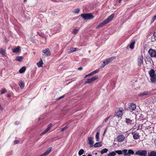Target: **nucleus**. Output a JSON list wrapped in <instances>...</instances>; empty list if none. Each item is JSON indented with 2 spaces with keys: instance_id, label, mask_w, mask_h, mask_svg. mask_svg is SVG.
<instances>
[{
  "instance_id": "obj_4",
  "label": "nucleus",
  "mask_w": 156,
  "mask_h": 156,
  "mask_svg": "<svg viewBox=\"0 0 156 156\" xmlns=\"http://www.w3.org/2000/svg\"><path fill=\"white\" fill-rule=\"evenodd\" d=\"M143 56L142 55L139 56L137 58L138 65L140 66L141 65L143 64Z\"/></svg>"
},
{
  "instance_id": "obj_20",
  "label": "nucleus",
  "mask_w": 156,
  "mask_h": 156,
  "mask_svg": "<svg viewBox=\"0 0 156 156\" xmlns=\"http://www.w3.org/2000/svg\"><path fill=\"white\" fill-rule=\"evenodd\" d=\"M76 48H71L69 49V51L68 52V54L74 52L76 51Z\"/></svg>"
},
{
  "instance_id": "obj_62",
  "label": "nucleus",
  "mask_w": 156,
  "mask_h": 156,
  "mask_svg": "<svg viewBox=\"0 0 156 156\" xmlns=\"http://www.w3.org/2000/svg\"><path fill=\"white\" fill-rule=\"evenodd\" d=\"M86 156V155H83V156Z\"/></svg>"
},
{
  "instance_id": "obj_30",
  "label": "nucleus",
  "mask_w": 156,
  "mask_h": 156,
  "mask_svg": "<svg viewBox=\"0 0 156 156\" xmlns=\"http://www.w3.org/2000/svg\"><path fill=\"white\" fill-rule=\"evenodd\" d=\"M99 134H100L99 132H98L97 133L95 137H96V141H99Z\"/></svg>"
},
{
  "instance_id": "obj_9",
  "label": "nucleus",
  "mask_w": 156,
  "mask_h": 156,
  "mask_svg": "<svg viewBox=\"0 0 156 156\" xmlns=\"http://www.w3.org/2000/svg\"><path fill=\"white\" fill-rule=\"evenodd\" d=\"M94 137H89L88 138V144L90 145V147L93 146L94 142L93 141Z\"/></svg>"
},
{
  "instance_id": "obj_18",
  "label": "nucleus",
  "mask_w": 156,
  "mask_h": 156,
  "mask_svg": "<svg viewBox=\"0 0 156 156\" xmlns=\"http://www.w3.org/2000/svg\"><path fill=\"white\" fill-rule=\"evenodd\" d=\"M150 92L148 91H144L142 93H141L139 94V96H142L144 95H147L149 94L150 93Z\"/></svg>"
},
{
  "instance_id": "obj_34",
  "label": "nucleus",
  "mask_w": 156,
  "mask_h": 156,
  "mask_svg": "<svg viewBox=\"0 0 156 156\" xmlns=\"http://www.w3.org/2000/svg\"><path fill=\"white\" fill-rule=\"evenodd\" d=\"M135 43V41H133L132 42V43L130 44L129 46V47L130 48L132 49L134 48V45Z\"/></svg>"
},
{
  "instance_id": "obj_32",
  "label": "nucleus",
  "mask_w": 156,
  "mask_h": 156,
  "mask_svg": "<svg viewBox=\"0 0 156 156\" xmlns=\"http://www.w3.org/2000/svg\"><path fill=\"white\" fill-rule=\"evenodd\" d=\"M132 121V120H130L129 119L126 118L125 122L127 124H129V123L131 124V122Z\"/></svg>"
},
{
  "instance_id": "obj_61",
  "label": "nucleus",
  "mask_w": 156,
  "mask_h": 156,
  "mask_svg": "<svg viewBox=\"0 0 156 156\" xmlns=\"http://www.w3.org/2000/svg\"><path fill=\"white\" fill-rule=\"evenodd\" d=\"M97 154H98V153H95V155H97Z\"/></svg>"
},
{
  "instance_id": "obj_6",
  "label": "nucleus",
  "mask_w": 156,
  "mask_h": 156,
  "mask_svg": "<svg viewBox=\"0 0 156 156\" xmlns=\"http://www.w3.org/2000/svg\"><path fill=\"white\" fill-rule=\"evenodd\" d=\"M98 78V77L97 76H93L92 78L88 79H87V81L86 82V83H91L94 81L97 80Z\"/></svg>"
},
{
  "instance_id": "obj_40",
  "label": "nucleus",
  "mask_w": 156,
  "mask_h": 156,
  "mask_svg": "<svg viewBox=\"0 0 156 156\" xmlns=\"http://www.w3.org/2000/svg\"><path fill=\"white\" fill-rule=\"evenodd\" d=\"M116 153L118 154L119 155H121L122 154V151L121 150H116L115 151Z\"/></svg>"
},
{
  "instance_id": "obj_54",
  "label": "nucleus",
  "mask_w": 156,
  "mask_h": 156,
  "mask_svg": "<svg viewBox=\"0 0 156 156\" xmlns=\"http://www.w3.org/2000/svg\"><path fill=\"white\" fill-rule=\"evenodd\" d=\"M106 129L105 130V131H104V133H103V135H104L105 134V132H106Z\"/></svg>"
},
{
  "instance_id": "obj_5",
  "label": "nucleus",
  "mask_w": 156,
  "mask_h": 156,
  "mask_svg": "<svg viewBox=\"0 0 156 156\" xmlns=\"http://www.w3.org/2000/svg\"><path fill=\"white\" fill-rule=\"evenodd\" d=\"M123 110L122 108H119L115 112L117 116L118 117H121L123 115Z\"/></svg>"
},
{
  "instance_id": "obj_48",
  "label": "nucleus",
  "mask_w": 156,
  "mask_h": 156,
  "mask_svg": "<svg viewBox=\"0 0 156 156\" xmlns=\"http://www.w3.org/2000/svg\"><path fill=\"white\" fill-rule=\"evenodd\" d=\"M154 39L156 41V33H154Z\"/></svg>"
},
{
  "instance_id": "obj_55",
  "label": "nucleus",
  "mask_w": 156,
  "mask_h": 156,
  "mask_svg": "<svg viewBox=\"0 0 156 156\" xmlns=\"http://www.w3.org/2000/svg\"><path fill=\"white\" fill-rule=\"evenodd\" d=\"M121 2V0H119V3H120Z\"/></svg>"
},
{
  "instance_id": "obj_26",
  "label": "nucleus",
  "mask_w": 156,
  "mask_h": 156,
  "mask_svg": "<svg viewBox=\"0 0 156 156\" xmlns=\"http://www.w3.org/2000/svg\"><path fill=\"white\" fill-rule=\"evenodd\" d=\"M122 154H123L124 156L128 155V150L127 149H123L122 151Z\"/></svg>"
},
{
  "instance_id": "obj_16",
  "label": "nucleus",
  "mask_w": 156,
  "mask_h": 156,
  "mask_svg": "<svg viewBox=\"0 0 156 156\" xmlns=\"http://www.w3.org/2000/svg\"><path fill=\"white\" fill-rule=\"evenodd\" d=\"M107 23V22H106V21H105V20L103 22L100 23L96 27V28L97 29L101 27Z\"/></svg>"
},
{
  "instance_id": "obj_27",
  "label": "nucleus",
  "mask_w": 156,
  "mask_h": 156,
  "mask_svg": "<svg viewBox=\"0 0 156 156\" xmlns=\"http://www.w3.org/2000/svg\"><path fill=\"white\" fill-rule=\"evenodd\" d=\"M134 154V151L132 150H129L128 151L127 156H130L131 154Z\"/></svg>"
},
{
  "instance_id": "obj_37",
  "label": "nucleus",
  "mask_w": 156,
  "mask_h": 156,
  "mask_svg": "<svg viewBox=\"0 0 156 156\" xmlns=\"http://www.w3.org/2000/svg\"><path fill=\"white\" fill-rule=\"evenodd\" d=\"M1 94H2L6 93L7 92V90L5 88H3L1 89Z\"/></svg>"
},
{
  "instance_id": "obj_42",
  "label": "nucleus",
  "mask_w": 156,
  "mask_h": 156,
  "mask_svg": "<svg viewBox=\"0 0 156 156\" xmlns=\"http://www.w3.org/2000/svg\"><path fill=\"white\" fill-rule=\"evenodd\" d=\"M68 126H65V127H64V128H63L62 129H61L60 131H61V132H63L66 129H67L68 128Z\"/></svg>"
},
{
  "instance_id": "obj_56",
  "label": "nucleus",
  "mask_w": 156,
  "mask_h": 156,
  "mask_svg": "<svg viewBox=\"0 0 156 156\" xmlns=\"http://www.w3.org/2000/svg\"><path fill=\"white\" fill-rule=\"evenodd\" d=\"M87 156H92L90 154H89Z\"/></svg>"
},
{
  "instance_id": "obj_53",
  "label": "nucleus",
  "mask_w": 156,
  "mask_h": 156,
  "mask_svg": "<svg viewBox=\"0 0 156 156\" xmlns=\"http://www.w3.org/2000/svg\"><path fill=\"white\" fill-rule=\"evenodd\" d=\"M7 97H11V95L9 94H8L7 95Z\"/></svg>"
},
{
  "instance_id": "obj_25",
  "label": "nucleus",
  "mask_w": 156,
  "mask_h": 156,
  "mask_svg": "<svg viewBox=\"0 0 156 156\" xmlns=\"http://www.w3.org/2000/svg\"><path fill=\"white\" fill-rule=\"evenodd\" d=\"M50 129V127H48L41 134V135H42L47 132Z\"/></svg>"
},
{
  "instance_id": "obj_49",
  "label": "nucleus",
  "mask_w": 156,
  "mask_h": 156,
  "mask_svg": "<svg viewBox=\"0 0 156 156\" xmlns=\"http://www.w3.org/2000/svg\"><path fill=\"white\" fill-rule=\"evenodd\" d=\"M19 140H15L14 141V144H18V143H19Z\"/></svg>"
},
{
  "instance_id": "obj_38",
  "label": "nucleus",
  "mask_w": 156,
  "mask_h": 156,
  "mask_svg": "<svg viewBox=\"0 0 156 156\" xmlns=\"http://www.w3.org/2000/svg\"><path fill=\"white\" fill-rule=\"evenodd\" d=\"M80 11V9L78 8L75 9L73 11V12L75 13H78Z\"/></svg>"
},
{
  "instance_id": "obj_3",
  "label": "nucleus",
  "mask_w": 156,
  "mask_h": 156,
  "mask_svg": "<svg viewBox=\"0 0 156 156\" xmlns=\"http://www.w3.org/2000/svg\"><path fill=\"white\" fill-rule=\"evenodd\" d=\"M148 52L151 57H156V51L150 48L148 50Z\"/></svg>"
},
{
  "instance_id": "obj_11",
  "label": "nucleus",
  "mask_w": 156,
  "mask_h": 156,
  "mask_svg": "<svg viewBox=\"0 0 156 156\" xmlns=\"http://www.w3.org/2000/svg\"><path fill=\"white\" fill-rule=\"evenodd\" d=\"M129 108L130 110L132 111L134 110L136 108V106L135 104L133 103H131L130 104V105H129Z\"/></svg>"
},
{
  "instance_id": "obj_39",
  "label": "nucleus",
  "mask_w": 156,
  "mask_h": 156,
  "mask_svg": "<svg viewBox=\"0 0 156 156\" xmlns=\"http://www.w3.org/2000/svg\"><path fill=\"white\" fill-rule=\"evenodd\" d=\"M99 71V69H98L95 70H94L91 73L92 75H93L97 73H98Z\"/></svg>"
},
{
  "instance_id": "obj_14",
  "label": "nucleus",
  "mask_w": 156,
  "mask_h": 156,
  "mask_svg": "<svg viewBox=\"0 0 156 156\" xmlns=\"http://www.w3.org/2000/svg\"><path fill=\"white\" fill-rule=\"evenodd\" d=\"M52 149V148L51 147H50L48 149L47 151H45L44 153L43 154H42L40 156H45L47 155L51 151V150Z\"/></svg>"
},
{
  "instance_id": "obj_10",
  "label": "nucleus",
  "mask_w": 156,
  "mask_h": 156,
  "mask_svg": "<svg viewBox=\"0 0 156 156\" xmlns=\"http://www.w3.org/2000/svg\"><path fill=\"white\" fill-rule=\"evenodd\" d=\"M132 134L133 135V138L135 140H137L140 137L139 133L137 132H133L132 133Z\"/></svg>"
},
{
  "instance_id": "obj_28",
  "label": "nucleus",
  "mask_w": 156,
  "mask_h": 156,
  "mask_svg": "<svg viewBox=\"0 0 156 156\" xmlns=\"http://www.w3.org/2000/svg\"><path fill=\"white\" fill-rule=\"evenodd\" d=\"M23 59V57L22 56L17 57L16 58V60L17 61L21 62Z\"/></svg>"
},
{
  "instance_id": "obj_51",
  "label": "nucleus",
  "mask_w": 156,
  "mask_h": 156,
  "mask_svg": "<svg viewBox=\"0 0 156 156\" xmlns=\"http://www.w3.org/2000/svg\"><path fill=\"white\" fill-rule=\"evenodd\" d=\"M19 123V122L18 121H16L15 122V124L16 125L18 124Z\"/></svg>"
},
{
  "instance_id": "obj_7",
  "label": "nucleus",
  "mask_w": 156,
  "mask_h": 156,
  "mask_svg": "<svg viewBox=\"0 0 156 156\" xmlns=\"http://www.w3.org/2000/svg\"><path fill=\"white\" fill-rule=\"evenodd\" d=\"M117 140L119 142H122L124 141L125 138V137L123 135H121L118 136L117 137Z\"/></svg>"
},
{
  "instance_id": "obj_8",
  "label": "nucleus",
  "mask_w": 156,
  "mask_h": 156,
  "mask_svg": "<svg viewBox=\"0 0 156 156\" xmlns=\"http://www.w3.org/2000/svg\"><path fill=\"white\" fill-rule=\"evenodd\" d=\"M42 52L47 56H49L50 55L51 52L48 48H47L43 50L42 51Z\"/></svg>"
},
{
  "instance_id": "obj_36",
  "label": "nucleus",
  "mask_w": 156,
  "mask_h": 156,
  "mask_svg": "<svg viewBox=\"0 0 156 156\" xmlns=\"http://www.w3.org/2000/svg\"><path fill=\"white\" fill-rule=\"evenodd\" d=\"M84 152V150L83 149H81L79 150L78 154L80 156L83 154Z\"/></svg>"
},
{
  "instance_id": "obj_60",
  "label": "nucleus",
  "mask_w": 156,
  "mask_h": 156,
  "mask_svg": "<svg viewBox=\"0 0 156 156\" xmlns=\"http://www.w3.org/2000/svg\"><path fill=\"white\" fill-rule=\"evenodd\" d=\"M27 1V0H24V2H26Z\"/></svg>"
},
{
  "instance_id": "obj_29",
  "label": "nucleus",
  "mask_w": 156,
  "mask_h": 156,
  "mask_svg": "<svg viewBox=\"0 0 156 156\" xmlns=\"http://www.w3.org/2000/svg\"><path fill=\"white\" fill-rule=\"evenodd\" d=\"M151 80L152 82H156V76L153 77H151Z\"/></svg>"
},
{
  "instance_id": "obj_13",
  "label": "nucleus",
  "mask_w": 156,
  "mask_h": 156,
  "mask_svg": "<svg viewBox=\"0 0 156 156\" xmlns=\"http://www.w3.org/2000/svg\"><path fill=\"white\" fill-rule=\"evenodd\" d=\"M115 58V57H110L106 59L104 62L106 63V64L107 65L112 62L113 60Z\"/></svg>"
},
{
  "instance_id": "obj_17",
  "label": "nucleus",
  "mask_w": 156,
  "mask_h": 156,
  "mask_svg": "<svg viewBox=\"0 0 156 156\" xmlns=\"http://www.w3.org/2000/svg\"><path fill=\"white\" fill-rule=\"evenodd\" d=\"M12 52H19V51L20 50V47L19 46H18L15 48H12Z\"/></svg>"
},
{
  "instance_id": "obj_33",
  "label": "nucleus",
  "mask_w": 156,
  "mask_h": 156,
  "mask_svg": "<svg viewBox=\"0 0 156 156\" xmlns=\"http://www.w3.org/2000/svg\"><path fill=\"white\" fill-rule=\"evenodd\" d=\"M116 155V152L115 151H112L110 153L108 154L107 156H115Z\"/></svg>"
},
{
  "instance_id": "obj_46",
  "label": "nucleus",
  "mask_w": 156,
  "mask_h": 156,
  "mask_svg": "<svg viewBox=\"0 0 156 156\" xmlns=\"http://www.w3.org/2000/svg\"><path fill=\"white\" fill-rule=\"evenodd\" d=\"M92 75H91V73H89V74H87V75H85L84 77V78H86L88 76H91Z\"/></svg>"
},
{
  "instance_id": "obj_45",
  "label": "nucleus",
  "mask_w": 156,
  "mask_h": 156,
  "mask_svg": "<svg viewBox=\"0 0 156 156\" xmlns=\"http://www.w3.org/2000/svg\"><path fill=\"white\" fill-rule=\"evenodd\" d=\"M156 20V14L154 16V17L152 18V22L154 21V20Z\"/></svg>"
},
{
  "instance_id": "obj_12",
  "label": "nucleus",
  "mask_w": 156,
  "mask_h": 156,
  "mask_svg": "<svg viewBox=\"0 0 156 156\" xmlns=\"http://www.w3.org/2000/svg\"><path fill=\"white\" fill-rule=\"evenodd\" d=\"M115 15L114 14H112L111 15L109 16L107 19L105 20V21H106V22H107V23H108L110 21H111L113 17H114Z\"/></svg>"
},
{
  "instance_id": "obj_31",
  "label": "nucleus",
  "mask_w": 156,
  "mask_h": 156,
  "mask_svg": "<svg viewBox=\"0 0 156 156\" xmlns=\"http://www.w3.org/2000/svg\"><path fill=\"white\" fill-rule=\"evenodd\" d=\"M108 151V150L107 148H104L102 149L101 151V154L106 153Z\"/></svg>"
},
{
  "instance_id": "obj_44",
  "label": "nucleus",
  "mask_w": 156,
  "mask_h": 156,
  "mask_svg": "<svg viewBox=\"0 0 156 156\" xmlns=\"http://www.w3.org/2000/svg\"><path fill=\"white\" fill-rule=\"evenodd\" d=\"M142 128V125H140L138 126V129H137V130L138 129H141Z\"/></svg>"
},
{
  "instance_id": "obj_35",
  "label": "nucleus",
  "mask_w": 156,
  "mask_h": 156,
  "mask_svg": "<svg viewBox=\"0 0 156 156\" xmlns=\"http://www.w3.org/2000/svg\"><path fill=\"white\" fill-rule=\"evenodd\" d=\"M19 85L21 88H23L24 87V84L22 81H20Z\"/></svg>"
},
{
  "instance_id": "obj_21",
  "label": "nucleus",
  "mask_w": 156,
  "mask_h": 156,
  "mask_svg": "<svg viewBox=\"0 0 156 156\" xmlns=\"http://www.w3.org/2000/svg\"><path fill=\"white\" fill-rule=\"evenodd\" d=\"M102 145V143L101 142L96 143L94 145V147H101Z\"/></svg>"
},
{
  "instance_id": "obj_19",
  "label": "nucleus",
  "mask_w": 156,
  "mask_h": 156,
  "mask_svg": "<svg viewBox=\"0 0 156 156\" xmlns=\"http://www.w3.org/2000/svg\"><path fill=\"white\" fill-rule=\"evenodd\" d=\"M148 156H156V151H153L150 152H148Z\"/></svg>"
},
{
  "instance_id": "obj_2",
  "label": "nucleus",
  "mask_w": 156,
  "mask_h": 156,
  "mask_svg": "<svg viewBox=\"0 0 156 156\" xmlns=\"http://www.w3.org/2000/svg\"><path fill=\"white\" fill-rule=\"evenodd\" d=\"M135 154L140 156H147V151L145 150H138L136 152Z\"/></svg>"
},
{
  "instance_id": "obj_41",
  "label": "nucleus",
  "mask_w": 156,
  "mask_h": 156,
  "mask_svg": "<svg viewBox=\"0 0 156 156\" xmlns=\"http://www.w3.org/2000/svg\"><path fill=\"white\" fill-rule=\"evenodd\" d=\"M78 29H76L73 30V33L74 34H77V33L78 32Z\"/></svg>"
},
{
  "instance_id": "obj_52",
  "label": "nucleus",
  "mask_w": 156,
  "mask_h": 156,
  "mask_svg": "<svg viewBox=\"0 0 156 156\" xmlns=\"http://www.w3.org/2000/svg\"><path fill=\"white\" fill-rule=\"evenodd\" d=\"M78 69L79 70H81L82 69V67H80L78 68Z\"/></svg>"
},
{
  "instance_id": "obj_22",
  "label": "nucleus",
  "mask_w": 156,
  "mask_h": 156,
  "mask_svg": "<svg viewBox=\"0 0 156 156\" xmlns=\"http://www.w3.org/2000/svg\"><path fill=\"white\" fill-rule=\"evenodd\" d=\"M43 64L42 60V59H41V60L37 63V65L39 67H42V64Z\"/></svg>"
},
{
  "instance_id": "obj_58",
  "label": "nucleus",
  "mask_w": 156,
  "mask_h": 156,
  "mask_svg": "<svg viewBox=\"0 0 156 156\" xmlns=\"http://www.w3.org/2000/svg\"><path fill=\"white\" fill-rule=\"evenodd\" d=\"M2 108V107L1 106V105H0V109H1Z\"/></svg>"
},
{
  "instance_id": "obj_24",
  "label": "nucleus",
  "mask_w": 156,
  "mask_h": 156,
  "mask_svg": "<svg viewBox=\"0 0 156 156\" xmlns=\"http://www.w3.org/2000/svg\"><path fill=\"white\" fill-rule=\"evenodd\" d=\"M0 53L3 56L5 55L6 54L5 51L2 48H0Z\"/></svg>"
},
{
  "instance_id": "obj_57",
  "label": "nucleus",
  "mask_w": 156,
  "mask_h": 156,
  "mask_svg": "<svg viewBox=\"0 0 156 156\" xmlns=\"http://www.w3.org/2000/svg\"><path fill=\"white\" fill-rule=\"evenodd\" d=\"M49 125H50V126H49L48 127H50L51 126L52 124H50Z\"/></svg>"
},
{
  "instance_id": "obj_43",
  "label": "nucleus",
  "mask_w": 156,
  "mask_h": 156,
  "mask_svg": "<svg viewBox=\"0 0 156 156\" xmlns=\"http://www.w3.org/2000/svg\"><path fill=\"white\" fill-rule=\"evenodd\" d=\"M107 65V64H106V63L104 61L103 62V64L101 66V67L102 68H103Z\"/></svg>"
},
{
  "instance_id": "obj_1",
  "label": "nucleus",
  "mask_w": 156,
  "mask_h": 156,
  "mask_svg": "<svg viewBox=\"0 0 156 156\" xmlns=\"http://www.w3.org/2000/svg\"><path fill=\"white\" fill-rule=\"evenodd\" d=\"M81 16L84 19V20H90L94 18V16L91 13L82 14Z\"/></svg>"
},
{
  "instance_id": "obj_47",
  "label": "nucleus",
  "mask_w": 156,
  "mask_h": 156,
  "mask_svg": "<svg viewBox=\"0 0 156 156\" xmlns=\"http://www.w3.org/2000/svg\"><path fill=\"white\" fill-rule=\"evenodd\" d=\"M110 116L107 117L104 120V122H107V121L108 119L110 118Z\"/></svg>"
},
{
  "instance_id": "obj_59",
  "label": "nucleus",
  "mask_w": 156,
  "mask_h": 156,
  "mask_svg": "<svg viewBox=\"0 0 156 156\" xmlns=\"http://www.w3.org/2000/svg\"><path fill=\"white\" fill-rule=\"evenodd\" d=\"M42 40H45V39L44 38H43L42 39Z\"/></svg>"
},
{
  "instance_id": "obj_63",
  "label": "nucleus",
  "mask_w": 156,
  "mask_h": 156,
  "mask_svg": "<svg viewBox=\"0 0 156 156\" xmlns=\"http://www.w3.org/2000/svg\"><path fill=\"white\" fill-rule=\"evenodd\" d=\"M45 43V41L43 43Z\"/></svg>"
},
{
  "instance_id": "obj_15",
  "label": "nucleus",
  "mask_w": 156,
  "mask_h": 156,
  "mask_svg": "<svg viewBox=\"0 0 156 156\" xmlns=\"http://www.w3.org/2000/svg\"><path fill=\"white\" fill-rule=\"evenodd\" d=\"M149 73L150 75V76L151 77H153V76H156V75L155 74V71L153 69H151L149 71Z\"/></svg>"
},
{
  "instance_id": "obj_23",
  "label": "nucleus",
  "mask_w": 156,
  "mask_h": 156,
  "mask_svg": "<svg viewBox=\"0 0 156 156\" xmlns=\"http://www.w3.org/2000/svg\"><path fill=\"white\" fill-rule=\"evenodd\" d=\"M26 69V68L25 66H23L20 69L19 72L20 73H23L25 72Z\"/></svg>"
},
{
  "instance_id": "obj_50",
  "label": "nucleus",
  "mask_w": 156,
  "mask_h": 156,
  "mask_svg": "<svg viewBox=\"0 0 156 156\" xmlns=\"http://www.w3.org/2000/svg\"><path fill=\"white\" fill-rule=\"evenodd\" d=\"M64 97H65V95H63V96H62L59 97L58 98V99H61V98H64Z\"/></svg>"
}]
</instances>
